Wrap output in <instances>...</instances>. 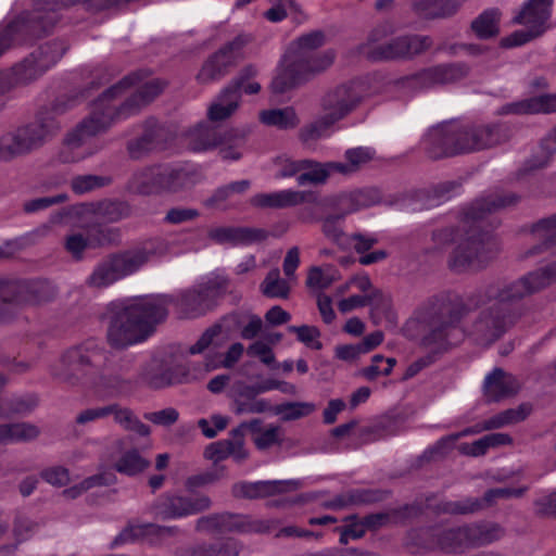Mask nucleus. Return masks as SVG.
Returning <instances> with one entry per match:
<instances>
[{
  "mask_svg": "<svg viewBox=\"0 0 556 556\" xmlns=\"http://www.w3.org/2000/svg\"><path fill=\"white\" fill-rule=\"evenodd\" d=\"M128 85V79H125L104 92L96 102L91 117L68 135L65 148L74 154L67 156L66 161H78L90 154L88 141L92 136L106 129L114 122L135 114L142 105L153 100L163 89V85L160 81L151 80L144 84L134 98L117 110L112 101L121 96Z\"/></svg>",
  "mask_w": 556,
  "mask_h": 556,
  "instance_id": "nucleus-1",
  "label": "nucleus"
},
{
  "mask_svg": "<svg viewBox=\"0 0 556 556\" xmlns=\"http://www.w3.org/2000/svg\"><path fill=\"white\" fill-rule=\"evenodd\" d=\"M170 302L164 295H147L113 303L106 330L109 344L124 349L144 341L164 318Z\"/></svg>",
  "mask_w": 556,
  "mask_h": 556,
  "instance_id": "nucleus-2",
  "label": "nucleus"
},
{
  "mask_svg": "<svg viewBox=\"0 0 556 556\" xmlns=\"http://www.w3.org/2000/svg\"><path fill=\"white\" fill-rule=\"evenodd\" d=\"M324 42L325 36L321 33H312L292 42L283 54L271 83L273 92L282 93L311 75L329 67L334 60L332 50L314 56L308 55L312 50L319 48Z\"/></svg>",
  "mask_w": 556,
  "mask_h": 556,
  "instance_id": "nucleus-3",
  "label": "nucleus"
},
{
  "mask_svg": "<svg viewBox=\"0 0 556 556\" xmlns=\"http://www.w3.org/2000/svg\"><path fill=\"white\" fill-rule=\"evenodd\" d=\"M359 85L341 86L325 99L323 115L302 134L304 140L329 136L331 126L345 116L361 100Z\"/></svg>",
  "mask_w": 556,
  "mask_h": 556,
  "instance_id": "nucleus-4",
  "label": "nucleus"
},
{
  "mask_svg": "<svg viewBox=\"0 0 556 556\" xmlns=\"http://www.w3.org/2000/svg\"><path fill=\"white\" fill-rule=\"evenodd\" d=\"M488 130L459 131L454 125L442 124L431 128L425 140L443 147L444 153L453 154L483 149L493 144L491 139H483Z\"/></svg>",
  "mask_w": 556,
  "mask_h": 556,
  "instance_id": "nucleus-5",
  "label": "nucleus"
},
{
  "mask_svg": "<svg viewBox=\"0 0 556 556\" xmlns=\"http://www.w3.org/2000/svg\"><path fill=\"white\" fill-rule=\"evenodd\" d=\"M552 0H530L515 21L526 26V29L517 30L504 41L505 46L514 47L523 45L542 35L547 28L551 15Z\"/></svg>",
  "mask_w": 556,
  "mask_h": 556,
  "instance_id": "nucleus-6",
  "label": "nucleus"
},
{
  "mask_svg": "<svg viewBox=\"0 0 556 556\" xmlns=\"http://www.w3.org/2000/svg\"><path fill=\"white\" fill-rule=\"evenodd\" d=\"M148 261L144 252L114 256L100 264L89 278L93 287L102 288L135 273Z\"/></svg>",
  "mask_w": 556,
  "mask_h": 556,
  "instance_id": "nucleus-7",
  "label": "nucleus"
},
{
  "mask_svg": "<svg viewBox=\"0 0 556 556\" xmlns=\"http://www.w3.org/2000/svg\"><path fill=\"white\" fill-rule=\"evenodd\" d=\"M223 277L206 278L194 289L182 293L175 302V306L186 317H194L208 311L219 291L225 287Z\"/></svg>",
  "mask_w": 556,
  "mask_h": 556,
  "instance_id": "nucleus-8",
  "label": "nucleus"
},
{
  "mask_svg": "<svg viewBox=\"0 0 556 556\" xmlns=\"http://www.w3.org/2000/svg\"><path fill=\"white\" fill-rule=\"evenodd\" d=\"M192 177L182 169H149L135 178V189L140 193L160 190L178 191L192 185Z\"/></svg>",
  "mask_w": 556,
  "mask_h": 556,
  "instance_id": "nucleus-9",
  "label": "nucleus"
},
{
  "mask_svg": "<svg viewBox=\"0 0 556 556\" xmlns=\"http://www.w3.org/2000/svg\"><path fill=\"white\" fill-rule=\"evenodd\" d=\"M105 359V353L97 343L88 342L85 345L68 350L54 366L53 374L64 380H70L75 374L87 367H99Z\"/></svg>",
  "mask_w": 556,
  "mask_h": 556,
  "instance_id": "nucleus-10",
  "label": "nucleus"
},
{
  "mask_svg": "<svg viewBox=\"0 0 556 556\" xmlns=\"http://www.w3.org/2000/svg\"><path fill=\"white\" fill-rule=\"evenodd\" d=\"M502 529L493 523L473 525L470 527L451 530L445 533L442 547L454 551L458 546H470L490 543L502 535Z\"/></svg>",
  "mask_w": 556,
  "mask_h": 556,
  "instance_id": "nucleus-11",
  "label": "nucleus"
},
{
  "mask_svg": "<svg viewBox=\"0 0 556 556\" xmlns=\"http://www.w3.org/2000/svg\"><path fill=\"white\" fill-rule=\"evenodd\" d=\"M281 389L283 392L294 393L295 387L288 383H281L276 380H267L254 387L242 388L235 400L236 414H258L269 408V403L264 399H257L256 395L266 391Z\"/></svg>",
  "mask_w": 556,
  "mask_h": 556,
  "instance_id": "nucleus-12",
  "label": "nucleus"
},
{
  "mask_svg": "<svg viewBox=\"0 0 556 556\" xmlns=\"http://www.w3.org/2000/svg\"><path fill=\"white\" fill-rule=\"evenodd\" d=\"M351 289H355L358 293L342 299L338 303L341 313L346 314L354 309L364 307L372 299V286L367 275H358L337 289L338 294H343Z\"/></svg>",
  "mask_w": 556,
  "mask_h": 556,
  "instance_id": "nucleus-13",
  "label": "nucleus"
},
{
  "mask_svg": "<svg viewBox=\"0 0 556 556\" xmlns=\"http://www.w3.org/2000/svg\"><path fill=\"white\" fill-rule=\"evenodd\" d=\"M247 425H240L231 431L229 440L218 441L210 444L204 455L206 458L218 462L229 456L240 462L248 456V451L244 447V434Z\"/></svg>",
  "mask_w": 556,
  "mask_h": 556,
  "instance_id": "nucleus-14",
  "label": "nucleus"
},
{
  "mask_svg": "<svg viewBox=\"0 0 556 556\" xmlns=\"http://www.w3.org/2000/svg\"><path fill=\"white\" fill-rule=\"evenodd\" d=\"M245 42V38H238L220 49L203 65L199 79L205 83L222 75L223 71L240 55L239 50Z\"/></svg>",
  "mask_w": 556,
  "mask_h": 556,
  "instance_id": "nucleus-15",
  "label": "nucleus"
},
{
  "mask_svg": "<svg viewBox=\"0 0 556 556\" xmlns=\"http://www.w3.org/2000/svg\"><path fill=\"white\" fill-rule=\"evenodd\" d=\"M384 340L382 331H374L357 343H343L334 348V357L349 364H356L362 356L377 349Z\"/></svg>",
  "mask_w": 556,
  "mask_h": 556,
  "instance_id": "nucleus-16",
  "label": "nucleus"
},
{
  "mask_svg": "<svg viewBox=\"0 0 556 556\" xmlns=\"http://www.w3.org/2000/svg\"><path fill=\"white\" fill-rule=\"evenodd\" d=\"M324 232L330 240L338 243L343 249L353 248L358 253H365L377 242V238L375 236H345L337 226V223L331 215H329L324 222Z\"/></svg>",
  "mask_w": 556,
  "mask_h": 556,
  "instance_id": "nucleus-17",
  "label": "nucleus"
},
{
  "mask_svg": "<svg viewBox=\"0 0 556 556\" xmlns=\"http://www.w3.org/2000/svg\"><path fill=\"white\" fill-rule=\"evenodd\" d=\"M482 240L476 231H471L466 238H459L452 257V266L463 268L465 266L480 265L479 255Z\"/></svg>",
  "mask_w": 556,
  "mask_h": 556,
  "instance_id": "nucleus-18",
  "label": "nucleus"
},
{
  "mask_svg": "<svg viewBox=\"0 0 556 556\" xmlns=\"http://www.w3.org/2000/svg\"><path fill=\"white\" fill-rule=\"evenodd\" d=\"M244 348L241 343H233L228 351L226 352L224 357H218L216 361H208L203 366H194L191 370L185 374L181 378H175L170 380V382H182L195 380L203 377L206 372L219 367H230L235 363L239 361L242 356Z\"/></svg>",
  "mask_w": 556,
  "mask_h": 556,
  "instance_id": "nucleus-19",
  "label": "nucleus"
},
{
  "mask_svg": "<svg viewBox=\"0 0 556 556\" xmlns=\"http://www.w3.org/2000/svg\"><path fill=\"white\" fill-rule=\"evenodd\" d=\"M517 389L518 383L516 379L500 369H495L486 376L484 381V393L492 401L513 394Z\"/></svg>",
  "mask_w": 556,
  "mask_h": 556,
  "instance_id": "nucleus-20",
  "label": "nucleus"
},
{
  "mask_svg": "<svg viewBox=\"0 0 556 556\" xmlns=\"http://www.w3.org/2000/svg\"><path fill=\"white\" fill-rule=\"evenodd\" d=\"M529 413L528 407H520L518 410H507L503 414H500L495 418L489 420L484 426L482 427H475V428H468L462 432L451 434L444 439L441 440V444H452L456 442L460 437L477 433L484 429H492V428H500L505 425L519 421L523 419Z\"/></svg>",
  "mask_w": 556,
  "mask_h": 556,
  "instance_id": "nucleus-21",
  "label": "nucleus"
},
{
  "mask_svg": "<svg viewBox=\"0 0 556 556\" xmlns=\"http://www.w3.org/2000/svg\"><path fill=\"white\" fill-rule=\"evenodd\" d=\"M556 280V264L549 265L547 268L530 274L520 281H518L514 288V296H523L544 288Z\"/></svg>",
  "mask_w": 556,
  "mask_h": 556,
  "instance_id": "nucleus-22",
  "label": "nucleus"
},
{
  "mask_svg": "<svg viewBox=\"0 0 556 556\" xmlns=\"http://www.w3.org/2000/svg\"><path fill=\"white\" fill-rule=\"evenodd\" d=\"M338 170H346V167L338 162L320 164L306 160V166L298 176V182L300 185L321 184L326 181L331 173Z\"/></svg>",
  "mask_w": 556,
  "mask_h": 556,
  "instance_id": "nucleus-23",
  "label": "nucleus"
},
{
  "mask_svg": "<svg viewBox=\"0 0 556 556\" xmlns=\"http://www.w3.org/2000/svg\"><path fill=\"white\" fill-rule=\"evenodd\" d=\"M247 425L245 432L250 431L252 440L258 450H266L281 440V430L277 426H262L258 420L243 422Z\"/></svg>",
  "mask_w": 556,
  "mask_h": 556,
  "instance_id": "nucleus-24",
  "label": "nucleus"
},
{
  "mask_svg": "<svg viewBox=\"0 0 556 556\" xmlns=\"http://www.w3.org/2000/svg\"><path fill=\"white\" fill-rule=\"evenodd\" d=\"M305 200V193L295 190H281L263 193L254 198V204L260 206L285 207L298 205Z\"/></svg>",
  "mask_w": 556,
  "mask_h": 556,
  "instance_id": "nucleus-25",
  "label": "nucleus"
},
{
  "mask_svg": "<svg viewBox=\"0 0 556 556\" xmlns=\"http://www.w3.org/2000/svg\"><path fill=\"white\" fill-rule=\"evenodd\" d=\"M230 338L227 325H216L202 334V337L190 348L191 354L202 353L210 349L215 351Z\"/></svg>",
  "mask_w": 556,
  "mask_h": 556,
  "instance_id": "nucleus-26",
  "label": "nucleus"
},
{
  "mask_svg": "<svg viewBox=\"0 0 556 556\" xmlns=\"http://www.w3.org/2000/svg\"><path fill=\"white\" fill-rule=\"evenodd\" d=\"M239 108L237 92L226 89L208 108V118L220 122L230 117Z\"/></svg>",
  "mask_w": 556,
  "mask_h": 556,
  "instance_id": "nucleus-27",
  "label": "nucleus"
},
{
  "mask_svg": "<svg viewBox=\"0 0 556 556\" xmlns=\"http://www.w3.org/2000/svg\"><path fill=\"white\" fill-rule=\"evenodd\" d=\"M208 506L205 497L198 498L194 502L182 497H174L169 500L166 508L162 511L165 517L177 518L200 511Z\"/></svg>",
  "mask_w": 556,
  "mask_h": 556,
  "instance_id": "nucleus-28",
  "label": "nucleus"
},
{
  "mask_svg": "<svg viewBox=\"0 0 556 556\" xmlns=\"http://www.w3.org/2000/svg\"><path fill=\"white\" fill-rule=\"evenodd\" d=\"M25 129L16 132H9L0 138V160L10 159L23 151L29 149L30 143L26 138Z\"/></svg>",
  "mask_w": 556,
  "mask_h": 556,
  "instance_id": "nucleus-29",
  "label": "nucleus"
},
{
  "mask_svg": "<svg viewBox=\"0 0 556 556\" xmlns=\"http://www.w3.org/2000/svg\"><path fill=\"white\" fill-rule=\"evenodd\" d=\"M260 121L262 124L278 128H290L298 124V117L293 109H270L260 112Z\"/></svg>",
  "mask_w": 556,
  "mask_h": 556,
  "instance_id": "nucleus-30",
  "label": "nucleus"
},
{
  "mask_svg": "<svg viewBox=\"0 0 556 556\" xmlns=\"http://www.w3.org/2000/svg\"><path fill=\"white\" fill-rule=\"evenodd\" d=\"M293 486H295V483L291 481H264L254 484H242L236 489V492L244 496L253 497L283 492Z\"/></svg>",
  "mask_w": 556,
  "mask_h": 556,
  "instance_id": "nucleus-31",
  "label": "nucleus"
},
{
  "mask_svg": "<svg viewBox=\"0 0 556 556\" xmlns=\"http://www.w3.org/2000/svg\"><path fill=\"white\" fill-rule=\"evenodd\" d=\"M264 15L268 21L273 23L281 22L288 15H290L296 22H301L305 18L301 5L295 2V0H280L278 3L268 9Z\"/></svg>",
  "mask_w": 556,
  "mask_h": 556,
  "instance_id": "nucleus-32",
  "label": "nucleus"
},
{
  "mask_svg": "<svg viewBox=\"0 0 556 556\" xmlns=\"http://www.w3.org/2000/svg\"><path fill=\"white\" fill-rule=\"evenodd\" d=\"M516 113H551L556 112V94H541L530 100L514 104Z\"/></svg>",
  "mask_w": 556,
  "mask_h": 556,
  "instance_id": "nucleus-33",
  "label": "nucleus"
},
{
  "mask_svg": "<svg viewBox=\"0 0 556 556\" xmlns=\"http://www.w3.org/2000/svg\"><path fill=\"white\" fill-rule=\"evenodd\" d=\"M362 197L363 194L359 191L342 193L327 200L326 206L330 211H338V217H343L344 215L355 211L358 206L365 204Z\"/></svg>",
  "mask_w": 556,
  "mask_h": 556,
  "instance_id": "nucleus-34",
  "label": "nucleus"
},
{
  "mask_svg": "<svg viewBox=\"0 0 556 556\" xmlns=\"http://www.w3.org/2000/svg\"><path fill=\"white\" fill-rule=\"evenodd\" d=\"M340 277L339 271L332 266L312 267L308 270L306 285L313 290H324Z\"/></svg>",
  "mask_w": 556,
  "mask_h": 556,
  "instance_id": "nucleus-35",
  "label": "nucleus"
},
{
  "mask_svg": "<svg viewBox=\"0 0 556 556\" xmlns=\"http://www.w3.org/2000/svg\"><path fill=\"white\" fill-rule=\"evenodd\" d=\"M257 71L253 66L244 68L233 85L228 88L231 92H237L238 100L241 94H255L261 90V83L256 79Z\"/></svg>",
  "mask_w": 556,
  "mask_h": 556,
  "instance_id": "nucleus-36",
  "label": "nucleus"
},
{
  "mask_svg": "<svg viewBox=\"0 0 556 556\" xmlns=\"http://www.w3.org/2000/svg\"><path fill=\"white\" fill-rule=\"evenodd\" d=\"M93 229H85L86 235L80 232L71 233L65 240V248L74 257H79L89 248L101 244L100 239L93 237Z\"/></svg>",
  "mask_w": 556,
  "mask_h": 556,
  "instance_id": "nucleus-37",
  "label": "nucleus"
},
{
  "mask_svg": "<svg viewBox=\"0 0 556 556\" xmlns=\"http://www.w3.org/2000/svg\"><path fill=\"white\" fill-rule=\"evenodd\" d=\"M38 434L37 427L28 424L0 426V443L29 440Z\"/></svg>",
  "mask_w": 556,
  "mask_h": 556,
  "instance_id": "nucleus-38",
  "label": "nucleus"
},
{
  "mask_svg": "<svg viewBox=\"0 0 556 556\" xmlns=\"http://www.w3.org/2000/svg\"><path fill=\"white\" fill-rule=\"evenodd\" d=\"M292 280L280 278L278 270L270 271L261 288L262 292L270 298H287L290 291V282Z\"/></svg>",
  "mask_w": 556,
  "mask_h": 556,
  "instance_id": "nucleus-39",
  "label": "nucleus"
},
{
  "mask_svg": "<svg viewBox=\"0 0 556 556\" xmlns=\"http://www.w3.org/2000/svg\"><path fill=\"white\" fill-rule=\"evenodd\" d=\"M149 466V462L141 457L136 451H129L122 455L116 462V470L125 475H136Z\"/></svg>",
  "mask_w": 556,
  "mask_h": 556,
  "instance_id": "nucleus-40",
  "label": "nucleus"
},
{
  "mask_svg": "<svg viewBox=\"0 0 556 556\" xmlns=\"http://www.w3.org/2000/svg\"><path fill=\"white\" fill-rule=\"evenodd\" d=\"M498 20L497 12H485L472 23V29L478 37L490 38L498 33Z\"/></svg>",
  "mask_w": 556,
  "mask_h": 556,
  "instance_id": "nucleus-41",
  "label": "nucleus"
},
{
  "mask_svg": "<svg viewBox=\"0 0 556 556\" xmlns=\"http://www.w3.org/2000/svg\"><path fill=\"white\" fill-rule=\"evenodd\" d=\"M462 339L463 334L460 329L454 326H446L440 330H435L430 338H426L425 344L431 345L435 343L440 348H444L446 345L457 344Z\"/></svg>",
  "mask_w": 556,
  "mask_h": 556,
  "instance_id": "nucleus-42",
  "label": "nucleus"
},
{
  "mask_svg": "<svg viewBox=\"0 0 556 556\" xmlns=\"http://www.w3.org/2000/svg\"><path fill=\"white\" fill-rule=\"evenodd\" d=\"M348 163H342L346 170H338L341 174H350L358 169L374 157V151L369 148H355L348 150L345 153Z\"/></svg>",
  "mask_w": 556,
  "mask_h": 556,
  "instance_id": "nucleus-43",
  "label": "nucleus"
},
{
  "mask_svg": "<svg viewBox=\"0 0 556 556\" xmlns=\"http://www.w3.org/2000/svg\"><path fill=\"white\" fill-rule=\"evenodd\" d=\"M405 41L406 36L394 38L382 45L380 50L372 56L383 59L409 58L408 47Z\"/></svg>",
  "mask_w": 556,
  "mask_h": 556,
  "instance_id": "nucleus-44",
  "label": "nucleus"
},
{
  "mask_svg": "<svg viewBox=\"0 0 556 556\" xmlns=\"http://www.w3.org/2000/svg\"><path fill=\"white\" fill-rule=\"evenodd\" d=\"M106 408H113L109 415H114L115 421L124 426L125 428H132L140 435H149L150 429L143 424H134L132 414L126 409L121 408L117 405H108Z\"/></svg>",
  "mask_w": 556,
  "mask_h": 556,
  "instance_id": "nucleus-45",
  "label": "nucleus"
},
{
  "mask_svg": "<svg viewBox=\"0 0 556 556\" xmlns=\"http://www.w3.org/2000/svg\"><path fill=\"white\" fill-rule=\"evenodd\" d=\"M289 331L294 332L302 343L313 350H320L323 344L319 340L320 331L314 326H291Z\"/></svg>",
  "mask_w": 556,
  "mask_h": 556,
  "instance_id": "nucleus-46",
  "label": "nucleus"
},
{
  "mask_svg": "<svg viewBox=\"0 0 556 556\" xmlns=\"http://www.w3.org/2000/svg\"><path fill=\"white\" fill-rule=\"evenodd\" d=\"M315 410V405L308 402L288 403L279 406L276 410L283 419L291 420L306 416Z\"/></svg>",
  "mask_w": 556,
  "mask_h": 556,
  "instance_id": "nucleus-47",
  "label": "nucleus"
},
{
  "mask_svg": "<svg viewBox=\"0 0 556 556\" xmlns=\"http://www.w3.org/2000/svg\"><path fill=\"white\" fill-rule=\"evenodd\" d=\"M229 422V418L223 415H213L210 419H200L198 425L206 438H214L223 431Z\"/></svg>",
  "mask_w": 556,
  "mask_h": 556,
  "instance_id": "nucleus-48",
  "label": "nucleus"
},
{
  "mask_svg": "<svg viewBox=\"0 0 556 556\" xmlns=\"http://www.w3.org/2000/svg\"><path fill=\"white\" fill-rule=\"evenodd\" d=\"M208 129L204 126H199L191 134V149L194 151H206L217 146L215 140H203V138L208 137Z\"/></svg>",
  "mask_w": 556,
  "mask_h": 556,
  "instance_id": "nucleus-49",
  "label": "nucleus"
},
{
  "mask_svg": "<svg viewBox=\"0 0 556 556\" xmlns=\"http://www.w3.org/2000/svg\"><path fill=\"white\" fill-rule=\"evenodd\" d=\"M299 265H300V249L298 247H293L287 251L286 256L283 258V264H282L283 273L289 280L295 279L294 273H295L296 268L299 267Z\"/></svg>",
  "mask_w": 556,
  "mask_h": 556,
  "instance_id": "nucleus-50",
  "label": "nucleus"
},
{
  "mask_svg": "<svg viewBox=\"0 0 556 556\" xmlns=\"http://www.w3.org/2000/svg\"><path fill=\"white\" fill-rule=\"evenodd\" d=\"M42 478L50 484L62 486L70 481V473L65 468L52 467L42 472Z\"/></svg>",
  "mask_w": 556,
  "mask_h": 556,
  "instance_id": "nucleus-51",
  "label": "nucleus"
},
{
  "mask_svg": "<svg viewBox=\"0 0 556 556\" xmlns=\"http://www.w3.org/2000/svg\"><path fill=\"white\" fill-rule=\"evenodd\" d=\"M306 166V160L294 161L290 159H283L280 162V168L277 176L281 178L300 175L303 168Z\"/></svg>",
  "mask_w": 556,
  "mask_h": 556,
  "instance_id": "nucleus-52",
  "label": "nucleus"
},
{
  "mask_svg": "<svg viewBox=\"0 0 556 556\" xmlns=\"http://www.w3.org/2000/svg\"><path fill=\"white\" fill-rule=\"evenodd\" d=\"M249 354L258 357L260 361L266 365H271L275 362L274 353L266 343L257 341L249 348Z\"/></svg>",
  "mask_w": 556,
  "mask_h": 556,
  "instance_id": "nucleus-53",
  "label": "nucleus"
},
{
  "mask_svg": "<svg viewBox=\"0 0 556 556\" xmlns=\"http://www.w3.org/2000/svg\"><path fill=\"white\" fill-rule=\"evenodd\" d=\"M394 365H395L394 358H387L386 366L382 368L379 366V364L371 363L368 367H366L362 370V375L369 380H372L381 375L388 376L391 374Z\"/></svg>",
  "mask_w": 556,
  "mask_h": 556,
  "instance_id": "nucleus-54",
  "label": "nucleus"
},
{
  "mask_svg": "<svg viewBox=\"0 0 556 556\" xmlns=\"http://www.w3.org/2000/svg\"><path fill=\"white\" fill-rule=\"evenodd\" d=\"M536 510L543 515H556V491L541 495L535 502Z\"/></svg>",
  "mask_w": 556,
  "mask_h": 556,
  "instance_id": "nucleus-55",
  "label": "nucleus"
},
{
  "mask_svg": "<svg viewBox=\"0 0 556 556\" xmlns=\"http://www.w3.org/2000/svg\"><path fill=\"white\" fill-rule=\"evenodd\" d=\"M147 418L153 424L161 426H169L178 418V413L174 408H166L160 412L150 413Z\"/></svg>",
  "mask_w": 556,
  "mask_h": 556,
  "instance_id": "nucleus-56",
  "label": "nucleus"
},
{
  "mask_svg": "<svg viewBox=\"0 0 556 556\" xmlns=\"http://www.w3.org/2000/svg\"><path fill=\"white\" fill-rule=\"evenodd\" d=\"M112 409L113 408H106V406L88 408L78 414L76 420L79 424L94 421L109 416Z\"/></svg>",
  "mask_w": 556,
  "mask_h": 556,
  "instance_id": "nucleus-57",
  "label": "nucleus"
},
{
  "mask_svg": "<svg viewBox=\"0 0 556 556\" xmlns=\"http://www.w3.org/2000/svg\"><path fill=\"white\" fill-rule=\"evenodd\" d=\"M153 530L152 526L131 525L121 533V540L124 542L134 541L143 538Z\"/></svg>",
  "mask_w": 556,
  "mask_h": 556,
  "instance_id": "nucleus-58",
  "label": "nucleus"
},
{
  "mask_svg": "<svg viewBox=\"0 0 556 556\" xmlns=\"http://www.w3.org/2000/svg\"><path fill=\"white\" fill-rule=\"evenodd\" d=\"M317 306L325 323L330 324L334 320L336 313L332 308V302L329 296L319 294L317 298Z\"/></svg>",
  "mask_w": 556,
  "mask_h": 556,
  "instance_id": "nucleus-59",
  "label": "nucleus"
},
{
  "mask_svg": "<svg viewBox=\"0 0 556 556\" xmlns=\"http://www.w3.org/2000/svg\"><path fill=\"white\" fill-rule=\"evenodd\" d=\"M409 58L422 52L430 46V40L424 36H406Z\"/></svg>",
  "mask_w": 556,
  "mask_h": 556,
  "instance_id": "nucleus-60",
  "label": "nucleus"
},
{
  "mask_svg": "<svg viewBox=\"0 0 556 556\" xmlns=\"http://www.w3.org/2000/svg\"><path fill=\"white\" fill-rule=\"evenodd\" d=\"M345 408L344 401L334 399L329 401L327 407L324 410V421L326 424H333L337 420V416Z\"/></svg>",
  "mask_w": 556,
  "mask_h": 556,
  "instance_id": "nucleus-61",
  "label": "nucleus"
},
{
  "mask_svg": "<svg viewBox=\"0 0 556 556\" xmlns=\"http://www.w3.org/2000/svg\"><path fill=\"white\" fill-rule=\"evenodd\" d=\"M291 318L290 314L280 306L271 307L265 315L266 323L271 326L286 324Z\"/></svg>",
  "mask_w": 556,
  "mask_h": 556,
  "instance_id": "nucleus-62",
  "label": "nucleus"
},
{
  "mask_svg": "<svg viewBox=\"0 0 556 556\" xmlns=\"http://www.w3.org/2000/svg\"><path fill=\"white\" fill-rule=\"evenodd\" d=\"M365 329V323L358 317L349 318L343 326V331L352 337H361Z\"/></svg>",
  "mask_w": 556,
  "mask_h": 556,
  "instance_id": "nucleus-63",
  "label": "nucleus"
},
{
  "mask_svg": "<svg viewBox=\"0 0 556 556\" xmlns=\"http://www.w3.org/2000/svg\"><path fill=\"white\" fill-rule=\"evenodd\" d=\"M98 186V179L92 176L78 177L73 180L72 187L75 192L84 193Z\"/></svg>",
  "mask_w": 556,
  "mask_h": 556,
  "instance_id": "nucleus-64",
  "label": "nucleus"
}]
</instances>
